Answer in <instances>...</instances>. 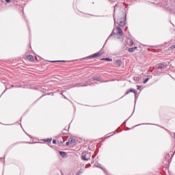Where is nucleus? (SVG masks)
I'll list each match as a JSON object with an SVG mask.
<instances>
[{"instance_id":"f257e3e1","label":"nucleus","mask_w":175,"mask_h":175,"mask_svg":"<svg viewBox=\"0 0 175 175\" xmlns=\"http://www.w3.org/2000/svg\"><path fill=\"white\" fill-rule=\"evenodd\" d=\"M116 31H117V32L114 33V30H113L111 33L109 35L108 39H110V38H111V36H113V35H115V36H117L118 39H121L122 42L124 40V31H122V29L117 27Z\"/></svg>"},{"instance_id":"f03ea898","label":"nucleus","mask_w":175,"mask_h":175,"mask_svg":"<svg viewBox=\"0 0 175 175\" xmlns=\"http://www.w3.org/2000/svg\"><path fill=\"white\" fill-rule=\"evenodd\" d=\"M90 158H91V152H83L82 153L81 159L83 161H89Z\"/></svg>"},{"instance_id":"7ed1b4c3","label":"nucleus","mask_w":175,"mask_h":175,"mask_svg":"<svg viewBox=\"0 0 175 175\" xmlns=\"http://www.w3.org/2000/svg\"><path fill=\"white\" fill-rule=\"evenodd\" d=\"M125 21H126V17H125V19H120L118 20V24L119 27H124L125 26Z\"/></svg>"},{"instance_id":"20e7f679","label":"nucleus","mask_w":175,"mask_h":175,"mask_svg":"<svg viewBox=\"0 0 175 175\" xmlns=\"http://www.w3.org/2000/svg\"><path fill=\"white\" fill-rule=\"evenodd\" d=\"M130 92H133L135 94V99L137 98L136 97V95L137 94V92L135 89H130V90H128L126 93L125 95H128Z\"/></svg>"},{"instance_id":"39448f33","label":"nucleus","mask_w":175,"mask_h":175,"mask_svg":"<svg viewBox=\"0 0 175 175\" xmlns=\"http://www.w3.org/2000/svg\"><path fill=\"white\" fill-rule=\"evenodd\" d=\"M100 55H102V54H100V53L98 52L92 55H90L89 57H88V58H96V57H99Z\"/></svg>"},{"instance_id":"423d86ee","label":"nucleus","mask_w":175,"mask_h":175,"mask_svg":"<svg viewBox=\"0 0 175 175\" xmlns=\"http://www.w3.org/2000/svg\"><path fill=\"white\" fill-rule=\"evenodd\" d=\"M116 66H118V68H120V66H121V65H122V61H121V59L116 60Z\"/></svg>"},{"instance_id":"0eeeda50","label":"nucleus","mask_w":175,"mask_h":175,"mask_svg":"<svg viewBox=\"0 0 175 175\" xmlns=\"http://www.w3.org/2000/svg\"><path fill=\"white\" fill-rule=\"evenodd\" d=\"M68 141L70 144H74V143H76V139L75 138H69Z\"/></svg>"},{"instance_id":"6e6552de","label":"nucleus","mask_w":175,"mask_h":175,"mask_svg":"<svg viewBox=\"0 0 175 175\" xmlns=\"http://www.w3.org/2000/svg\"><path fill=\"white\" fill-rule=\"evenodd\" d=\"M90 81H100V78L99 77L93 78L90 79Z\"/></svg>"},{"instance_id":"1a4fd4ad","label":"nucleus","mask_w":175,"mask_h":175,"mask_svg":"<svg viewBox=\"0 0 175 175\" xmlns=\"http://www.w3.org/2000/svg\"><path fill=\"white\" fill-rule=\"evenodd\" d=\"M136 49H137V47H133V48H129V53H133L135 51V50H136Z\"/></svg>"},{"instance_id":"9d476101","label":"nucleus","mask_w":175,"mask_h":175,"mask_svg":"<svg viewBox=\"0 0 175 175\" xmlns=\"http://www.w3.org/2000/svg\"><path fill=\"white\" fill-rule=\"evenodd\" d=\"M59 154L61 155V157H62V158H65V157L66 156V152L60 151Z\"/></svg>"},{"instance_id":"9b49d317","label":"nucleus","mask_w":175,"mask_h":175,"mask_svg":"<svg viewBox=\"0 0 175 175\" xmlns=\"http://www.w3.org/2000/svg\"><path fill=\"white\" fill-rule=\"evenodd\" d=\"M128 44L129 46H133V40L132 39H129Z\"/></svg>"},{"instance_id":"f8f14e48","label":"nucleus","mask_w":175,"mask_h":175,"mask_svg":"<svg viewBox=\"0 0 175 175\" xmlns=\"http://www.w3.org/2000/svg\"><path fill=\"white\" fill-rule=\"evenodd\" d=\"M27 59H29V61H33V56L31 55H28Z\"/></svg>"},{"instance_id":"ddd939ff","label":"nucleus","mask_w":175,"mask_h":175,"mask_svg":"<svg viewBox=\"0 0 175 175\" xmlns=\"http://www.w3.org/2000/svg\"><path fill=\"white\" fill-rule=\"evenodd\" d=\"M102 60L103 61H109V62H111L113 61V59H110V58H103L102 59Z\"/></svg>"},{"instance_id":"4468645a","label":"nucleus","mask_w":175,"mask_h":175,"mask_svg":"<svg viewBox=\"0 0 175 175\" xmlns=\"http://www.w3.org/2000/svg\"><path fill=\"white\" fill-rule=\"evenodd\" d=\"M51 139H45L44 140V142H46V143H51Z\"/></svg>"},{"instance_id":"2eb2a0df","label":"nucleus","mask_w":175,"mask_h":175,"mask_svg":"<svg viewBox=\"0 0 175 175\" xmlns=\"http://www.w3.org/2000/svg\"><path fill=\"white\" fill-rule=\"evenodd\" d=\"M175 49V44L172 45L171 46H170V50H174Z\"/></svg>"},{"instance_id":"dca6fc26","label":"nucleus","mask_w":175,"mask_h":175,"mask_svg":"<svg viewBox=\"0 0 175 175\" xmlns=\"http://www.w3.org/2000/svg\"><path fill=\"white\" fill-rule=\"evenodd\" d=\"M148 80H150L149 78H147L146 79H145L144 81V84H146L147 82L148 81Z\"/></svg>"},{"instance_id":"f3484780","label":"nucleus","mask_w":175,"mask_h":175,"mask_svg":"<svg viewBox=\"0 0 175 175\" xmlns=\"http://www.w3.org/2000/svg\"><path fill=\"white\" fill-rule=\"evenodd\" d=\"M53 144H57V140L53 139Z\"/></svg>"},{"instance_id":"a211bd4d","label":"nucleus","mask_w":175,"mask_h":175,"mask_svg":"<svg viewBox=\"0 0 175 175\" xmlns=\"http://www.w3.org/2000/svg\"><path fill=\"white\" fill-rule=\"evenodd\" d=\"M52 62H65V61H53Z\"/></svg>"},{"instance_id":"6ab92c4d","label":"nucleus","mask_w":175,"mask_h":175,"mask_svg":"<svg viewBox=\"0 0 175 175\" xmlns=\"http://www.w3.org/2000/svg\"><path fill=\"white\" fill-rule=\"evenodd\" d=\"M70 144V142H69V141H68L66 143V146H69Z\"/></svg>"},{"instance_id":"aec40b11","label":"nucleus","mask_w":175,"mask_h":175,"mask_svg":"<svg viewBox=\"0 0 175 175\" xmlns=\"http://www.w3.org/2000/svg\"><path fill=\"white\" fill-rule=\"evenodd\" d=\"M7 3H10V0H5Z\"/></svg>"},{"instance_id":"412c9836","label":"nucleus","mask_w":175,"mask_h":175,"mask_svg":"<svg viewBox=\"0 0 175 175\" xmlns=\"http://www.w3.org/2000/svg\"><path fill=\"white\" fill-rule=\"evenodd\" d=\"M87 85H87V84H85V85H81V87H87Z\"/></svg>"},{"instance_id":"4be33fe9","label":"nucleus","mask_w":175,"mask_h":175,"mask_svg":"<svg viewBox=\"0 0 175 175\" xmlns=\"http://www.w3.org/2000/svg\"><path fill=\"white\" fill-rule=\"evenodd\" d=\"M115 13H116V9L113 11V18H114Z\"/></svg>"},{"instance_id":"5701e85b","label":"nucleus","mask_w":175,"mask_h":175,"mask_svg":"<svg viewBox=\"0 0 175 175\" xmlns=\"http://www.w3.org/2000/svg\"><path fill=\"white\" fill-rule=\"evenodd\" d=\"M142 88V86H137V90H140Z\"/></svg>"},{"instance_id":"b1692460","label":"nucleus","mask_w":175,"mask_h":175,"mask_svg":"<svg viewBox=\"0 0 175 175\" xmlns=\"http://www.w3.org/2000/svg\"><path fill=\"white\" fill-rule=\"evenodd\" d=\"M91 84H94V83H89V85H91Z\"/></svg>"},{"instance_id":"393cba45","label":"nucleus","mask_w":175,"mask_h":175,"mask_svg":"<svg viewBox=\"0 0 175 175\" xmlns=\"http://www.w3.org/2000/svg\"><path fill=\"white\" fill-rule=\"evenodd\" d=\"M61 173H62V175H64V173L62 172V171H61Z\"/></svg>"},{"instance_id":"a878e982","label":"nucleus","mask_w":175,"mask_h":175,"mask_svg":"<svg viewBox=\"0 0 175 175\" xmlns=\"http://www.w3.org/2000/svg\"><path fill=\"white\" fill-rule=\"evenodd\" d=\"M76 175H80V174L77 173Z\"/></svg>"},{"instance_id":"bb28decb","label":"nucleus","mask_w":175,"mask_h":175,"mask_svg":"<svg viewBox=\"0 0 175 175\" xmlns=\"http://www.w3.org/2000/svg\"><path fill=\"white\" fill-rule=\"evenodd\" d=\"M116 21L115 18H114V21ZM115 24H116V21H115Z\"/></svg>"},{"instance_id":"cd10ccee","label":"nucleus","mask_w":175,"mask_h":175,"mask_svg":"<svg viewBox=\"0 0 175 175\" xmlns=\"http://www.w3.org/2000/svg\"><path fill=\"white\" fill-rule=\"evenodd\" d=\"M174 139H175V133H174Z\"/></svg>"}]
</instances>
